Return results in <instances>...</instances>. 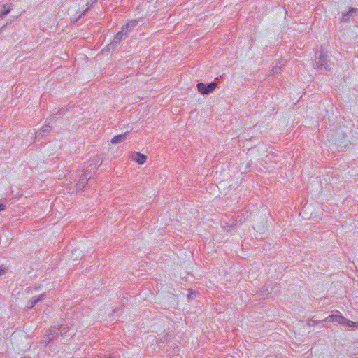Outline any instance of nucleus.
<instances>
[{"mask_svg":"<svg viewBox=\"0 0 358 358\" xmlns=\"http://www.w3.org/2000/svg\"><path fill=\"white\" fill-rule=\"evenodd\" d=\"M138 24V21L136 20H131L126 25H124L123 27L124 28V30L126 29L127 31L131 30L132 28L135 27Z\"/></svg>","mask_w":358,"mask_h":358,"instance_id":"nucleus-12","label":"nucleus"},{"mask_svg":"<svg viewBox=\"0 0 358 358\" xmlns=\"http://www.w3.org/2000/svg\"><path fill=\"white\" fill-rule=\"evenodd\" d=\"M326 320L328 322H330V321L336 322L341 324L344 326H348V327H357L358 326V323L350 321V320L346 319L345 317L340 315H329L326 319Z\"/></svg>","mask_w":358,"mask_h":358,"instance_id":"nucleus-2","label":"nucleus"},{"mask_svg":"<svg viewBox=\"0 0 358 358\" xmlns=\"http://www.w3.org/2000/svg\"><path fill=\"white\" fill-rule=\"evenodd\" d=\"M45 298V294H43L37 297H36L32 301L34 304H36L38 302L43 301Z\"/></svg>","mask_w":358,"mask_h":358,"instance_id":"nucleus-16","label":"nucleus"},{"mask_svg":"<svg viewBox=\"0 0 358 358\" xmlns=\"http://www.w3.org/2000/svg\"><path fill=\"white\" fill-rule=\"evenodd\" d=\"M63 330H64V329L63 328L60 329L55 327H50V329H49V334L45 336V343L51 341L52 338L50 337V336H53L55 334H57L58 333V331H60L61 334H62Z\"/></svg>","mask_w":358,"mask_h":358,"instance_id":"nucleus-9","label":"nucleus"},{"mask_svg":"<svg viewBox=\"0 0 358 358\" xmlns=\"http://www.w3.org/2000/svg\"><path fill=\"white\" fill-rule=\"evenodd\" d=\"M51 128H52V126L50 125L49 123L48 124L43 126L41 131H37L36 133V137L43 136V133L48 132L49 131H50Z\"/></svg>","mask_w":358,"mask_h":358,"instance_id":"nucleus-11","label":"nucleus"},{"mask_svg":"<svg viewBox=\"0 0 358 358\" xmlns=\"http://www.w3.org/2000/svg\"><path fill=\"white\" fill-rule=\"evenodd\" d=\"M327 54L323 50H321L316 52L315 66L317 69L326 71L329 70L330 68L328 65Z\"/></svg>","mask_w":358,"mask_h":358,"instance_id":"nucleus-1","label":"nucleus"},{"mask_svg":"<svg viewBox=\"0 0 358 358\" xmlns=\"http://www.w3.org/2000/svg\"><path fill=\"white\" fill-rule=\"evenodd\" d=\"M128 134H129V131H127L122 134L115 136L111 139V143L113 144H117V143L124 141L127 138Z\"/></svg>","mask_w":358,"mask_h":358,"instance_id":"nucleus-10","label":"nucleus"},{"mask_svg":"<svg viewBox=\"0 0 358 358\" xmlns=\"http://www.w3.org/2000/svg\"><path fill=\"white\" fill-rule=\"evenodd\" d=\"M6 27V24L3 25V27H1L0 28V33L3 32V30L5 29V27Z\"/></svg>","mask_w":358,"mask_h":358,"instance_id":"nucleus-20","label":"nucleus"},{"mask_svg":"<svg viewBox=\"0 0 358 358\" xmlns=\"http://www.w3.org/2000/svg\"><path fill=\"white\" fill-rule=\"evenodd\" d=\"M6 209V206L4 204L0 203V212L3 211Z\"/></svg>","mask_w":358,"mask_h":358,"instance_id":"nucleus-19","label":"nucleus"},{"mask_svg":"<svg viewBox=\"0 0 358 358\" xmlns=\"http://www.w3.org/2000/svg\"><path fill=\"white\" fill-rule=\"evenodd\" d=\"M357 57H358V55H357Z\"/></svg>","mask_w":358,"mask_h":358,"instance_id":"nucleus-23","label":"nucleus"},{"mask_svg":"<svg viewBox=\"0 0 358 358\" xmlns=\"http://www.w3.org/2000/svg\"><path fill=\"white\" fill-rule=\"evenodd\" d=\"M72 255H75L74 260L81 258V252L79 249H75L72 251Z\"/></svg>","mask_w":358,"mask_h":358,"instance_id":"nucleus-15","label":"nucleus"},{"mask_svg":"<svg viewBox=\"0 0 358 358\" xmlns=\"http://www.w3.org/2000/svg\"><path fill=\"white\" fill-rule=\"evenodd\" d=\"M131 158L133 161L138 162L139 164H143L145 162L147 157L140 152H134L131 155Z\"/></svg>","mask_w":358,"mask_h":358,"instance_id":"nucleus-7","label":"nucleus"},{"mask_svg":"<svg viewBox=\"0 0 358 358\" xmlns=\"http://www.w3.org/2000/svg\"><path fill=\"white\" fill-rule=\"evenodd\" d=\"M66 111V110L61 109V110H58L55 114V115H63L65 113Z\"/></svg>","mask_w":358,"mask_h":358,"instance_id":"nucleus-18","label":"nucleus"},{"mask_svg":"<svg viewBox=\"0 0 358 358\" xmlns=\"http://www.w3.org/2000/svg\"><path fill=\"white\" fill-rule=\"evenodd\" d=\"M355 9L351 8L350 10L348 13H343L342 16V21L343 22H348L350 17L352 15V13L355 12Z\"/></svg>","mask_w":358,"mask_h":358,"instance_id":"nucleus-13","label":"nucleus"},{"mask_svg":"<svg viewBox=\"0 0 358 358\" xmlns=\"http://www.w3.org/2000/svg\"><path fill=\"white\" fill-rule=\"evenodd\" d=\"M124 28L122 27V30L118 31L113 41L108 45V50L114 49L121 41L124 36Z\"/></svg>","mask_w":358,"mask_h":358,"instance_id":"nucleus-5","label":"nucleus"},{"mask_svg":"<svg viewBox=\"0 0 358 358\" xmlns=\"http://www.w3.org/2000/svg\"><path fill=\"white\" fill-rule=\"evenodd\" d=\"M216 87L217 83L215 82H212L208 85H206L203 83H199L197 84L198 91L202 94H210L215 89Z\"/></svg>","mask_w":358,"mask_h":358,"instance_id":"nucleus-4","label":"nucleus"},{"mask_svg":"<svg viewBox=\"0 0 358 358\" xmlns=\"http://www.w3.org/2000/svg\"><path fill=\"white\" fill-rule=\"evenodd\" d=\"M87 5H88V8L87 9H85V11H87V9L91 6L89 3H87Z\"/></svg>","mask_w":358,"mask_h":358,"instance_id":"nucleus-22","label":"nucleus"},{"mask_svg":"<svg viewBox=\"0 0 358 358\" xmlns=\"http://www.w3.org/2000/svg\"><path fill=\"white\" fill-rule=\"evenodd\" d=\"M36 304L33 303V301L31 302L30 305L28 306V308H32Z\"/></svg>","mask_w":358,"mask_h":358,"instance_id":"nucleus-21","label":"nucleus"},{"mask_svg":"<svg viewBox=\"0 0 358 358\" xmlns=\"http://www.w3.org/2000/svg\"><path fill=\"white\" fill-rule=\"evenodd\" d=\"M102 163V160L99 156H94L90 162V164L86 169H89L90 173L96 169Z\"/></svg>","mask_w":358,"mask_h":358,"instance_id":"nucleus-6","label":"nucleus"},{"mask_svg":"<svg viewBox=\"0 0 358 358\" xmlns=\"http://www.w3.org/2000/svg\"><path fill=\"white\" fill-rule=\"evenodd\" d=\"M91 177L92 173H90L89 169H85L83 175L80 176L79 181L76 185V191L78 192L82 190Z\"/></svg>","mask_w":358,"mask_h":358,"instance_id":"nucleus-3","label":"nucleus"},{"mask_svg":"<svg viewBox=\"0 0 358 358\" xmlns=\"http://www.w3.org/2000/svg\"><path fill=\"white\" fill-rule=\"evenodd\" d=\"M8 268L3 265L0 266V276L5 275L8 272Z\"/></svg>","mask_w":358,"mask_h":358,"instance_id":"nucleus-17","label":"nucleus"},{"mask_svg":"<svg viewBox=\"0 0 358 358\" xmlns=\"http://www.w3.org/2000/svg\"><path fill=\"white\" fill-rule=\"evenodd\" d=\"M284 65V63L280 62V65H276L272 69L273 74H278L280 71V68Z\"/></svg>","mask_w":358,"mask_h":358,"instance_id":"nucleus-14","label":"nucleus"},{"mask_svg":"<svg viewBox=\"0 0 358 358\" xmlns=\"http://www.w3.org/2000/svg\"><path fill=\"white\" fill-rule=\"evenodd\" d=\"M12 5L10 3L0 4V18L4 17L11 10Z\"/></svg>","mask_w":358,"mask_h":358,"instance_id":"nucleus-8","label":"nucleus"}]
</instances>
